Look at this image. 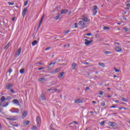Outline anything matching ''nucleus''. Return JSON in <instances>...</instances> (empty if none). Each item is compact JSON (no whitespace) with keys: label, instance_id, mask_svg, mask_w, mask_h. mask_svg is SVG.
I'll return each instance as SVG.
<instances>
[{"label":"nucleus","instance_id":"obj_1","mask_svg":"<svg viewBox=\"0 0 130 130\" xmlns=\"http://www.w3.org/2000/svg\"><path fill=\"white\" fill-rule=\"evenodd\" d=\"M78 25L80 26V27H82V28H86L88 27V23L84 21H80L78 22Z\"/></svg>","mask_w":130,"mask_h":130},{"label":"nucleus","instance_id":"obj_2","mask_svg":"<svg viewBox=\"0 0 130 130\" xmlns=\"http://www.w3.org/2000/svg\"><path fill=\"white\" fill-rule=\"evenodd\" d=\"M12 113H19L20 110L18 108H13L9 110Z\"/></svg>","mask_w":130,"mask_h":130},{"label":"nucleus","instance_id":"obj_3","mask_svg":"<svg viewBox=\"0 0 130 130\" xmlns=\"http://www.w3.org/2000/svg\"><path fill=\"white\" fill-rule=\"evenodd\" d=\"M6 119H7V120H10L11 121H15L18 119V116H14L10 118H6Z\"/></svg>","mask_w":130,"mask_h":130},{"label":"nucleus","instance_id":"obj_4","mask_svg":"<svg viewBox=\"0 0 130 130\" xmlns=\"http://www.w3.org/2000/svg\"><path fill=\"white\" fill-rule=\"evenodd\" d=\"M36 121L38 126H40V125H41V118L39 116H37L36 118Z\"/></svg>","mask_w":130,"mask_h":130},{"label":"nucleus","instance_id":"obj_5","mask_svg":"<svg viewBox=\"0 0 130 130\" xmlns=\"http://www.w3.org/2000/svg\"><path fill=\"white\" fill-rule=\"evenodd\" d=\"M97 10H98L97 6H94L93 9H92V15L93 16H95L97 14Z\"/></svg>","mask_w":130,"mask_h":130},{"label":"nucleus","instance_id":"obj_6","mask_svg":"<svg viewBox=\"0 0 130 130\" xmlns=\"http://www.w3.org/2000/svg\"><path fill=\"white\" fill-rule=\"evenodd\" d=\"M108 125H109V126H110L111 127H115V126L117 125V124L113 122H109L108 123Z\"/></svg>","mask_w":130,"mask_h":130},{"label":"nucleus","instance_id":"obj_7","mask_svg":"<svg viewBox=\"0 0 130 130\" xmlns=\"http://www.w3.org/2000/svg\"><path fill=\"white\" fill-rule=\"evenodd\" d=\"M84 41H85L84 43L85 45H87V46H88V45H90V44H91V43H92L93 42V40L89 41L87 39H85Z\"/></svg>","mask_w":130,"mask_h":130},{"label":"nucleus","instance_id":"obj_8","mask_svg":"<svg viewBox=\"0 0 130 130\" xmlns=\"http://www.w3.org/2000/svg\"><path fill=\"white\" fill-rule=\"evenodd\" d=\"M45 15L44 14L42 16V18L40 21V23L39 24V26L37 28V30H39L40 28V26H41V24H42V22L43 21V19H44Z\"/></svg>","mask_w":130,"mask_h":130},{"label":"nucleus","instance_id":"obj_9","mask_svg":"<svg viewBox=\"0 0 130 130\" xmlns=\"http://www.w3.org/2000/svg\"><path fill=\"white\" fill-rule=\"evenodd\" d=\"M21 51H22V49H21V48H19L18 50H17L15 53V57H18V56H19L20 55V54H21Z\"/></svg>","mask_w":130,"mask_h":130},{"label":"nucleus","instance_id":"obj_10","mask_svg":"<svg viewBox=\"0 0 130 130\" xmlns=\"http://www.w3.org/2000/svg\"><path fill=\"white\" fill-rule=\"evenodd\" d=\"M115 50L116 52H122L123 51L122 50V49H121V47H116L115 48Z\"/></svg>","mask_w":130,"mask_h":130},{"label":"nucleus","instance_id":"obj_11","mask_svg":"<svg viewBox=\"0 0 130 130\" xmlns=\"http://www.w3.org/2000/svg\"><path fill=\"white\" fill-rule=\"evenodd\" d=\"M12 103L15 104V105H17L18 106H20V103H19V101L17 99H14L12 101Z\"/></svg>","mask_w":130,"mask_h":130},{"label":"nucleus","instance_id":"obj_12","mask_svg":"<svg viewBox=\"0 0 130 130\" xmlns=\"http://www.w3.org/2000/svg\"><path fill=\"white\" fill-rule=\"evenodd\" d=\"M27 11H28V8H24V10L22 11V15L23 16V17H25L26 13H27Z\"/></svg>","mask_w":130,"mask_h":130},{"label":"nucleus","instance_id":"obj_13","mask_svg":"<svg viewBox=\"0 0 130 130\" xmlns=\"http://www.w3.org/2000/svg\"><path fill=\"white\" fill-rule=\"evenodd\" d=\"M76 104H80V103H83V101L82 100L79 99L75 101L74 102Z\"/></svg>","mask_w":130,"mask_h":130},{"label":"nucleus","instance_id":"obj_14","mask_svg":"<svg viewBox=\"0 0 130 130\" xmlns=\"http://www.w3.org/2000/svg\"><path fill=\"white\" fill-rule=\"evenodd\" d=\"M69 12V10L67 9H62L60 11V15H62V14H67Z\"/></svg>","mask_w":130,"mask_h":130},{"label":"nucleus","instance_id":"obj_15","mask_svg":"<svg viewBox=\"0 0 130 130\" xmlns=\"http://www.w3.org/2000/svg\"><path fill=\"white\" fill-rule=\"evenodd\" d=\"M13 85L12 83L7 84L6 85V88L7 89V90H10L11 89V88L13 87Z\"/></svg>","mask_w":130,"mask_h":130},{"label":"nucleus","instance_id":"obj_16","mask_svg":"<svg viewBox=\"0 0 130 130\" xmlns=\"http://www.w3.org/2000/svg\"><path fill=\"white\" fill-rule=\"evenodd\" d=\"M81 20H82V21H83V22H85V23H87V22H90V19H88V18H87V17H83Z\"/></svg>","mask_w":130,"mask_h":130},{"label":"nucleus","instance_id":"obj_17","mask_svg":"<svg viewBox=\"0 0 130 130\" xmlns=\"http://www.w3.org/2000/svg\"><path fill=\"white\" fill-rule=\"evenodd\" d=\"M63 75H64V72H61L59 74V75H58V78H59V79H60L61 78H62V77H63Z\"/></svg>","mask_w":130,"mask_h":130},{"label":"nucleus","instance_id":"obj_18","mask_svg":"<svg viewBox=\"0 0 130 130\" xmlns=\"http://www.w3.org/2000/svg\"><path fill=\"white\" fill-rule=\"evenodd\" d=\"M28 113L27 112V111H24L22 114V118H25V117H26Z\"/></svg>","mask_w":130,"mask_h":130},{"label":"nucleus","instance_id":"obj_19","mask_svg":"<svg viewBox=\"0 0 130 130\" xmlns=\"http://www.w3.org/2000/svg\"><path fill=\"white\" fill-rule=\"evenodd\" d=\"M76 67H77V64L76 63V62H73L72 65V70H75Z\"/></svg>","mask_w":130,"mask_h":130},{"label":"nucleus","instance_id":"obj_20","mask_svg":"<svg viewBox=\"0 0 130 130\" xmlns=\"http://www.w3.org/2000/svg\"><path fill=\"white\" fill-rule=\"evenodd\" d=\"M38 81L39 82H42V81H44L45 82H46V79L45 78H40L38 79Z\"/></svg>","mask_w":130,"mask_h":130},{"label":"nucleus","instance_id":"obj_21","mask_svg":"<svg viewBox=\"0 0 130 130\" xmlns=\"http://www.w3.org/2000/svg\"><path fill=\"white\" fill-rule=\"evenodd\" d=\"M0 100L1 102H5L6 100V99L5 96H3L1 98Z\"/></svg>","mask_w":130,"mask_h":130},{"label":"nucleus","instance_id":"obj_22","mask_svg":"<svg viewBox=\"0 0 130 130\" xmlns=\"http://www.w3.org/2000/svg\"><path fill=\"white\" fill-rule=\"evenodd\" d=\"M41 99L42 100L44 101L45 100V95H44V93H42L41 94Z\"/></svg>","mask_w":130,"mask_h":130},{"label":"nucleus","instance_id":"obj_23","mask_svg":"<svg viewBox=\"0 0 130 130\" xmlns=\"http://www.w3.org/2000/svg\"><path fill=\"white\" fill-rule=\"evenodd\" d=\"M123 30H124L125 32H129L130 31V29L127 27H124Z\"/></svg>","mask_w":130,"mask_h":130},{"label":"nucleus","instance_id":"obj_24","mask_svg":"<svg viewBox=\"0 0 130 130\" xmlns=\"http://www.w3.org/2000/svg\"><path fill=\"white\" fill-rule=\"evenodd\" d=\"M61 14H58L56 17L54 18V20H56V21H57L59 19V17H60Z\"/></svg>","mask_w":130,"mask_h":130},{"label":"nucleus","instance_id":"obj_25","mask_svg":"<svg viewBox=\"0 0 130 130\" xmlns=\"http://www.w3.org/2000/svg\"><path fill=\"white\" fill-rule=\"evenodd\" d=\"M37 43H38V42H37V41H34L32 42V43H31L32 46H35V45H36V44H37Z\"/></svg>","mask_w":130,"mask_h":130},{"label":"nucleus","instance_id":"obj_26","mask_svg":"<svg viewBox=\"0 0 130 130\" xmlns=\"http://www.w3.org/2000/svg\"><path fill=\"white\" fill-rule=\"evenodd\" d=\"M9 104H10L9 103H7L4 104L3 105H2V107H3V108L7 107V106H8Z\"/></svg>","mask_w":130,"mask_h":130},{"label":"nucleus","instance_id":"obj_27","mask_svg":"<svg viewBox=\"0 0 130 130\" xmlns=\"http://www.w3.org/2000/svg\"><path fill=\"white\" fill-rule=\"evenodd\" d=\"M105 54H111V52L108 51H104Z\"/></svg>","mask_w":130,"mask_h":130},{"label":"nucleus","instance_id":"obj_28","mask_svg":"<svg viewBox=\"0 0 130 130\" xmlns=\"http://www.w3.org/2000/svg\"><path fill=\"white\" fill-rule=\"evenodd\" d=\"M24 72H25V69L24 68L22 69L19 71V73L21 74H24Z\"/></svg>","mask_w":130,"mask_h":130},{"label":"nucleus","instance_id":"obj_29","mask_svg":"<svg viewBox=\"0 0 130 130\" xmlns=\"http://www.w3.org/2000/svg\"><path fill=\"white\" fill-rule=\"evenodd\" d=\"M59 72V69H57L53 71V73H54L55 74L56 73H58Z\"/></svg>","mask_w":130,"mask_h":130},{"label":"nucleus","instance_id":"obj_30","mask_svg":"<svg viewBox=\"0 0 130 130\" xmlns=\"http://www.w3.org/2000/svg\"><path fill=\"white\" fill-rule=\"evenodd\" d=\"M122 101H123V102H127V99L124 98H121Z\"/></svg>","mask_w":130,"mask_h":130},{"label":"nucleus","instance_id":"obj_31","mask_svg":"<svg viewBox=\"0 0 130 130\" xmlns=\"http://www.w3.org/2000/svg\"><path fill=\"white\" fill-rule=\"evenodd\" d=\"M74 27H73V28L74 29H76V28H78V23H75L74 24Z\"/></svg>","mask_w":130,"mask_h":130},{"label":"nucleus","instance_id":"obj_32","mask_svg":"<svg viewBox=\"0 0 130 130\" xmlns=\"http://www.w3.org/2000/svg\"><path fill=\"white\" fill-rule=\"evenodd\" d=\"M114 70L116 73H119V70L116 69V68L114 67Z\"/></svg>","mask_w":130,"mask_h":130},{"label":"nucleus","instance_id":"obj_33","mask_svg":"<svg viewBox=\"0 0 130 130\" xmlns=\"http://www.w3.org/2000/svg\"><path fill=\"white\" fill-rule=\"evenodd\" d=\"M29 123H30V122L29 121H26L25 122H24V124L25 125H28L29 124Z\"/></svg>","mask_w":130,"mask_h":130},{"label":"nucleus","instance_id":"obj_34","mask_svg":"<svg viewBox=\"0 0 130 130\" xmlns=\"http://www.w3.org/2000/svg\"><path fill=\"white\" fill-rule=\"evenodd\" d=\"M8 4L9 6H14V5H15V3L11 2H8Z\"/></svg>","mask_w":130,"mask_h":130},{"label":"nucleus","instance_id":"obj_35","mask_svg":"<svg viewBox=\"0 0 130 130\" xmlns=\"http://www.w3.org/2000/svg\"><path fill=\"white\" fill-rule=\"evenodd\" d=\"M10 91L11 93H12V94H15V90H14V89H10Z\"/></svg>","mask_w":130,"mask_h":130},{"label":"nucleus","instance_id":"obj_36","mask_svg":"<svg viewBox=\"0 0 130 130\" xmlns=\"http://www.w3.org/2000/svg\"><path fill=\"white\" fill-rule=\"evenodd\" d=\"M32 130H36V129H37V126H36V125H34V126H32Z\"/></svg>","mask_w":130,"mask_h":130},{"label":"nucleus","instance_id":"obj_37","mask_svg":"<svg viewBox=\"0 0 130 130\" xmlns=\"http://www.w3.org/2000/svg\"><path fill=\"white\" fill-rule=\"evenodd\" d=\"M109 27L108 26H104V30H109Z\"/></svg>","mask_w":130,"mask_h":130},{"label":"nucleus","instance_id":"obj_38","mask_svg":"<svg viewBox=\"0 0 130 130\" xmlns=\"http://www.w3.org/2000/svg\"><path fill=\"white\" fill-rule=\"evenodd\" d=\"M99 66H100L101 67H104V63H102V62H100L99 63Z\"/></svg>","mask_w":130,"mask_h":130},{"label":"nucleus","instance_id":"obj_39","mask_svg":"<svg viewBox=\"0 0 130 130\" xmlns=\"http://www.w3.org/2000/svg\"><path fill=\"white\" fill-rule=\"evenodd\" d=\"M92 33H88L85 35L86 36H92Z\"/></svg>","mask_w":130,"mask_h":130},{"label":"nucleus","instance_id":"obj_40","mask_svg":"<svg viewBox=\"0 0 130 130\" xmlns=\"http://www.w3.org/2000/svg\"><path fill=\"white\" fill-rule=\"evenodd\" d=\"M104 123H105V121H102L100 123V124L101 125H103L104 124Z\"/></svg>","mask_w":130,"mask_h":130},{"label":"nucleus","instance_id":"obj_41","mask_svg":"<svg viewBox=\"0 0 130 130\" xmlns=\"http://www.w3.org/2000/svg\"><path fill=\"white\" fill-rule=\"evenodd\" d=\"M6 100H12V98H11V96H7V99H6Z\"/></svg>","mask_w":130,"mask_h":130},{"label":"nucleus","instance_id":"obj_42","mask_svg":"<svg viewBox=\"0 0 130 130\" xmlns=\"http://www.w3.org/2000/svg\"><path fill=\"white\" fill-rule=\"evenodd\" d=\"M27 5H28V1H27L25 2V3H24V7H26V6H27Z\"/></svg>","mask_w":130,"mask_h":130},{"label":"nucleus","instance_id":"obj_43","mask_svg":"<svg viewBox=\"0 0 130 130\" xmlns=\"http://www.w3.org/2000/svg\"><path fill=\"white\" fill-rule=\"evenodd\" d=\"M101 106L104 107L105 105V103L104 102L101 103Z\"/></svg>","mask_w":130,"mask_h":130},{"label":"nucleus","instance_id":"obj_44","mask_svg":"<svg viewBox=\"0 0 130 130\" xmlns=\"http://www.w3.org/2000/svg\"><path fill=\"white\" fill-rule=\"evenodd\" d=\"M56 62H51L49 66H52V64H55Z\"/></svg>","mask_w":130,"mask_h":130},{"label":"nucleus","instance_id":"obj_45","mask_svg":"<svg viewBox=\"0 0 130 130\" xmlns=\"http://www.w3.org/2000/svg\"><path fill=\"white\" fill-rule=\"evenodd\" d=\"M88 90H90V88H89V87H86L85 88V91H88Z\"/></svg>","mask_w":130,"mask_h":130},{"label":"nucleus","instance_id":"obj_46","mask_svg":"<svg viewBox=\"0 0 130 130\" xmlns=\"http://www.w3.org/2000/svg\"><path fill=\"white\" fill-rule=\"evenodd\" d=\"M44 69H45L44 67L40 68L38 69V70L41 71V70H44Z\"/></svg>","mask_w":130,"mask_h":130},{"label":"nucleus","instance_id":"obj_47","mask_svg":"<svg viewBox=\"0 0 130 130\" xmlns=\"http://www.w3.org/2000/svg\"><path fill=\"white\" fill-rule=\"evenodd\" d=\"M70 30H68V31H66L64 32V34H68V33H70Z\"/></svg>","mask_w":130,"mask_h":130},{"label":"nucleus","instance_id":"obj_48","mask_svg":"<svg viewBox=\"0 0 130 130\" xmlns=\"http://www.w3.org/2000/svg\"><path fill=\"white\" fill-rule=\"evenodd\" d=\"M12 72H13V69H10L9 71V74H11V73H12Z\"/></svg>","mask_w":130,"mask_h":130},{"label":"nucleus","instance_id":"obj_49","mask_svg":"<svg viewBox=\"0 0 130 130\" xmlns=\"http://www.w3.org/2000/svg\"><path fill=\"white\" fill-rule=\"evenodd\" d=\"M99 94H100V95H103V91H101L100 92Z\"/></svg>","mask_w":130,"mask_h":130},{"label":"nucleus","instance_id":"obj_50","mask_svg":"<svg viewBox=\"0 0 130 130\" xmlns=\"http://www.w3.org/2000/svg\"><path fill=\"white\" fill-rule=\"evenodd\" d=\"M116 106H112L110 107V108H116Z\"/></svg>","mask_w":130,"mask_h":130},{"label":"nucleus","instance_id":"obj_51","mask_svg":"<svg viewBox=\"0 0 130 130\" xmlns=\"http://www.w3.org/2000/svg\"><path fill=\"white\" fill-rule=\"evenodd\" d=\"M50 48H51L50 47H48L46 48V50H49V49H50Z\"/></svg>","mask_w":130,"mask_h":130},{"label":"nucleus","instance_id":"obj_52","mask_svg":"<svg viewBox=\"0 0 130 130\" xmlns=\"http://www.w3.org/2000/svg\"><path fill=\"white\" fill-rule=\"evenodd\" d=\"M73 123H75V124H78V122L76 121H74Z\"/></svg>","mask_w":130,"mask_h":130},{"label":"nucleus","instance_id":"obj_53","mask_svg":"<svg viewBox=\"0 0 130 130\" xmlns=\"http://www.w3.org/2000/svg\"><path fill=\"white\" fill-rule=\"evenodd\" d=\"M83 64H85V66H88V64H89V62H84L83 63Z\"/></svg>","mask_w":130,"mask_h":130},{"label":"nucleus","instance_id":"obj_54","mask_svg":"<svg viewBox=\"0 0 130 130\" xmlns=\"http://www.w3.org/2000/svg\"><path fill=\"white\" fill-rule=\"evenodd\" d=\"M0 130H3V126H2V124L0 123Z\"/></svg>","mask_w":130,"mask_h":130},{"label":"nucleus","instance_id":"obj_55","mask_svg":"<svg viewBox=\"0 0 130 130\" xmlns=\"http://www.w3.org/2000/svg\"><path fill=\"white\" fill-rule=\"evenodd\" d=\"M114 102H115V103H119V101L116 100V101H114Z\"/></svg>","mask_w":130,"mask_h":130},{"label":"nucleus","instance_id":"obj_56","mask_svg":"<svg viewBox=\"0 0 130 130\" xmlns=\"http://www.w3.org/2000/svg\"><path fill=\"white\" fill-rule=\"evenodd\" d=\"M15 19H16V18H15V17H13L12 18V21H15Z\"/></svg>","mask_w":130,"mask_h":130},{"label":"nucleus","instance_id":"obj_57","mask_svg":"<svg viewBox=\"0 0 130 130\" xmlns=\"http://www.w3.org/2000/svg\"><path fill=\"white\" fill-rule=\"evenodd\" d=\"M115 44H117L118 45H120V44L119 43L115 42Z\"/></svg>","mask_w":130,"mask_h":130},{"label":"nucleus","instance_id":"obj_58","mask_svg":"<svg viewBox=\"0 0 130 130\" xmlns=\"http://www.w3.org/2000/svg\"><path fill=\"white\" fill-rule=\"evenodd\" d=\"M50 130H55V129H54V128L51 127V126L50 127Z\"/></svg>","mask_w":130,"mask_h":130},{"label":"nucleus","instance_id":"obj_59","mask_svg":"<svg viewBox=\"0 0 130 130\" xmlns=\"http://www.w3.org/2000/svg\"><path fill=\"white\" fill-rule=\"evenodd\" d=\"M89 113H90L91 114H93V113H94V112L90 111V112H89Z\"/></svg>","mask_w":130,"mask_h":130},{"label":"nucleus","instance_id":"obj_60","mask_svg":"<svg viewBox=\"0 0 130 130\" xmlns=\"http://www.w3.org/2000/svg\"><path fill=\"white\" fill-rule=\"evenodd\" d=\"M126 7H130V4H126Z\"/></svg>","mask_w":130,"mask_h":130},{"label":"nucleus","instance_id":"obj_61","mask_svg":"<svg viewBox=\"0 0 130 130\" xmlns=\"http://www.w3.org/2000/svg\"><path fill=\"white\" fill-rule=\"evenodd\" d=\"M92 103H93L94 104H96L97 103V102H96L95 101H92Z\"/></svg>","mask_w":130,"mask_h":130},{"label":"nucleus","instance_id":"obj_62","mask_svg":"<svg viewBox=\"0 0 130 130\" xmlns=\"http://www.w3.org/2000/svg\"><path fill=\"white\" fill-rule=\"evenodd\" d=\"M73 123H74V122H73L70 123L69 124V125H71V124H73Z\"/></svg>","mask_w":130,"mask_h":130},{"label":"nucleus","instance_id":"obj_63","mask_svg":"<svg viewBox=\"0 0 130 130\" xmlns=\"http://www.w3.org/2000/svg\"><path fill=\"white\" fill-rule=\"evenodd\" d=\"M123 20H124L125 21H127V19H126V18H124Z\"/></svg>","mask_w":130,"mask_h":130},{"label":"nucleus","instance_id":"obj_64","mask_svg":"<svg viewBox=\"0 0 130 130\" xmlns=\"http://www.w3.org/2000/svg\"><path fill=\"white\" fill-rule=\"evenodd\" d=\"M38 64H39L42 65V63H41V62H38Z\"/></svg>","mask_w":130,"mask_h":130}]
</instances>
